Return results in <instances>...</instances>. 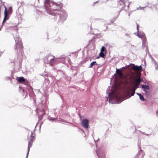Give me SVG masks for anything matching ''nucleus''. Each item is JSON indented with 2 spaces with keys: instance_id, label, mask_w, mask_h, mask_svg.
Instances as JSON below:
<instances>
[{
  "instance_id": "17",
  "label": "nucleus",
  "mask_w": 158,
  "mask_h": 158,
  "mask_svg": "<svg viewBox=\"0 0 158 158\" xmlns=\"http://www.w3.org/2000/svg\"><path fill=\"white\" fill-rule=\"evenodd\" d=\"M28 89L30 93L29 95L30 96L31 94L33 93L32 87L31 86H29L28 87Z\"/></svg>"
},
{
  "instance_id": "29",
  "label": "nucleus",
  "mask_w": 158,
  "mask_h": 158,
  "mask_svg": "<svg viewBox=\"0 0 158 158\" xmlns=\"http://www.w3.org/2000/svg\"><path fill=\"white\" fill-rule=\"evenodd\" d=\"M13 76H12L11 77H6V79L7 80H11L12 79H13Z\"/></svg>"
},
{
  "instance_id": "43",
  "label": "nucleus",
  "mask_w": 158,
  "mask_h": 158,
  "mask_svg": "<svg viewBox=\"0 0 158 158\" xmlns=\"http://www.w3.org/2000/svg\"><path fill=\"white\" fill-rule=\"evenodd\" d=\"M130 4V3H129V4H128V6H127L128 7Z\"/></svg>"
},
{
  "instance_id": "42",
  "label": "nucleus",
  "mask_w": 158,
  "mask_h": 158,
  "mask_svg": "<svg viewBox=\"0 0 158 158\" xmlns=\"http://www.w3.org/2000/svg\"><path fill=\"white\" fill-rule=\"evenodd\" d=\"M99 139V138H98V139L96 141H95L94 140L95 142H96L98 141Z\"/></svg>"
},
{
  "instance_id": "26",
  "label": "nucleus",
  "mask_w": 158,
  "mask_h": 158,
  "mask_svg": "<svg viewBox=\"0 0 158 158\" xmlns=\"http://www.w3.org/2000/svg\"><path fill=\"white\" fill-rule=\"evenodd\" d=\"M101 52H106V48L105 46H103L101 49Z\"/></svg>"
},
{
  "instance_id": "33",
  "label": "nucleus",
  "mask_w": 158,
  "mask_h": 158,
  "mask_svg": "<svg viewBox=\"0 0 158 158\" xmlns=\"http://www.w3.org/2000/svg\"><path fill=\"white\" fill-rule=\"evenodd\" d=\"M45 114V113L44 112L42 114V115H41V118H40V119H42L43 116H44Z\"/></svg>"
},
{
  "instance_id": "20",
  "label": "nucleus",
  "mask_w": 158,
  "mask_h": 158,
  "mask_svg": "<svg viewBox=\"0 0 158 158\" xmlns=\"http://www.w3.org/2000/svg\"><path fill=\"white\" fill-rule=\"evenodd\" d=\"M106 55V52H100L99 53V56L102 57L103 58Z\"/></svg>"
},
{
  "instance_id": "23",
  "label": "nucleus",
  "mask_w": 158,
  "mask_h": 158,
  "mask_svg": "<svg viewBox=\"0 0 158 158\" xmlns=\"http://www.w3.org/2000/svg\"><path fill=\"white\" fill-rule=\"evenodd\" d=\"M12 12V7H10L9 8L8 11V14H11Z\"/></svg>"
},
{
  "instance_id": "35",
  "label": "nucleus",
  "mask_w": 158,
  "mask_h": 158,
  "mask_svg": "<svg viewBox=\"0 0 158 158\" xmlns=\"http://www.w3.org/2000/svg\"><path fill=\"white\" fill-rule=\"evenodd\" d=\"M155 65H156V69H158V64H155Z\"/></svg>"
},
{
  "instance_id": "38",
  "label": "nucleus",
  "mask_w": 158,
  "mask_h": 158,
  "mask_svg": "<svg viewBox=\"0 0 158 158\" xmlns=\"http://www.w3.org/2000/svg\"><path fill=\"white\" fill-rule=\"evenodd\" d=\"M151 135V134H145V135H147V136H149Z\"/></svg>"
},
{
  "instance_id": "4",
  "label": "nucleus",
  "mask_w": 158,
  "mask_h": 158,
  "mask_svg": "<svg viewBox=\"0 0 158 158\" xmlns=\"http://www.w3.org/2000/svg\"><path fill=\"white\" fill-rule=\"evenodd\" d=\"M108 96L109 98L108 100L109 103L113 104H118L121 103L123 101L119 99V97L117 95H112L111 93H109Z\"/></svg>"
},
{
  "instance_id": "27",
  "label": "nucleus",
  "mask_w": 158,
  "mask_h": 158,
  "mask_svg": "<svg viewBox=\"0 0 158 158\" xmlns=\"http://www.w3.org/2000/svg\"><path fill=\"white\" fill-rule=\"evenodd\" d=\"M23 83L26 85H29V82L27 80V79H25V81H23Z\"/></svg>"
},
{
  "instance_id": "5",
  "label": "nucleus",
  "mask_w": 158,
  "mask_h": 158,
  "mask_svg": "<svg viewBox=\"0 0 158 158\" xmlns=\"http://www.w3.org/2000/svg\"><path fill=\"white\" fill-rule=\"evenodd\" d=\"M138 152L134 158H143L145 153L142 150L140 147L139 146Z\"/></svg>"
},
{
  "instance_id": "15",
  "label": "nucleus",
  "mask_w": 158,
  "mask_h": 158,
  "mask_svg": "<svg viewBox=\"0 0 158 158\" xmlns=\"http://www.w3.org/2000/svg\"><path fill=\"white\" fill-rule=\"evenodd\" d=\"M141 38L143 43V44L145 43L146 41V38L144 33H143V36Z\"/></svg>"
},
{
  "instance_id": "48",
  "label": "nucleus",
  "mask_w": 158,
  "mask_h": 158,
  "mask_svg": "<svg viewBox=\"0 0 158 158\" xmlns=\"http://www.w3.org/2000/svg\"><path fill=\"white\" fill-rule=\"evenodd\" d=\"M108 98H107V100H108Z\"/></svg>"
},
{
  "instance_id": "24",
  "label": "nucleus",
  "mask_w": 158,
  "mask_h": 158,
  "mask_svg": "<svg viewBox=\"0 0 158 158\" xmlns=\"http://www.w3.org/2000/svg\"><path fill=\"white\" fill-rule=\"evenodd\" d=\"M136 81L138 83H140L143 81V80L141 78H138L136 80Z\"/></svg>"
},
{
  "instance_id": "6",
  "label": "nucleus",
  "mask_w": 158,
  "mask_h": 158,
  "mask_svg": "<svg viewBox=\"0 0 158 158\" xmlns=\"http://www.w3.org/2000/svg\"><path fill=\"white\" fill-rule=\"evenodd\" d=\"M89 121L88 119H85L81 122V125L85 128L88 129L90 127L89 125Z\"/></svg>"
},
{
  "instance_id": "32",
  "label": "nucleus",
  "mask_w": 158,
  "mask_h": 158,
  "mask_svg": "<svg viewBox=\"0 0 158 158\" xmlns=\"http://www.w3.org/2000/svg\"><path fill=\"white\" fill-rule=\"evenodd\" d=\"M137 35L139 37L141 38L143 36V34L142 35H140L138 33H137Z\"/></svg>"
},
{
  "instance_id": "36",
  "label": "nucleus",
  "mask_w": 158,
  "mask_h": 158,
  "mask_svg": "<svg viewBox=\"0 0 158 158\" xmlns=\"http://www.w3.org/2000/svg\"><path fill=\"white\" fill-rule=\"evenodd\" d=\"M137 29L138 31H139V25L138 24L137 25Z\"/></svg>"
},
{
  "instance_id": "41",
  "label": "nucleus",
  "mask_w": 158,
  "mask_h": 158,
  "mask_svg": "<svg viewBox=\"0 0 158 158\" xmlns=\"http://www.w3.org/2000/svg\"><path fill=\"white\" fill-rule=\"evenodd\" d=\"M98 2V1H97L96 2H94V4H95V3H97V2Z\"/></svg>"
},
{
  "instance_id": "14",
  "label": "nucleus",
  "mask_w": 158,
  "mask_h": 158,
  "mask_svg": "<svg viewBox=\"0 0 158 158\" xmlns=\"http://www.w3.org/2000/svg\"><path fill=\"white\" fill-rule=\"evenodd\" d=\"M17 80L19 82L23 83L25 81V78L23 77H17Z\"/></svg>"
},
{
  "instance_id": "10",
  "label": "nucleus",
  "mask_w": 158,
  "mask_h": 158,
  "mask_svg": "<svg viewBox=\"0 0 158 158\" xmlns=\"http://www.w3.org/2000/svg\"><path fill=\"white\" fill-rule=\"evenodd\" d=\"M120 4V6H121V9L122 10L126 6L125 3L124 1L123 0H120L119 1L118 5Z\"/></svg>"
},
{
  "instance_id": "1",
  "label": "nucleus",
  "mask_w": 158,
  "mask_h": 158,
  "mask_svg": "<svg viewBox=\"0 0 158 158\" xmlns=\"http://www.w3.org/2000/svg\"><path fill=\"white\" fill-rule=\"evenodd\" d=\"M44 6L46 12L54 16V19H58L59 23H63L66 19L68 15L66 11L60 10L62 7L61 3H58L50 0H45Z\"/></svg>"
},
{
  "instance_id": "30",
  "label": "nucleus",
  "mask_w": 158,
  "mask_h": 158,
  "mask_svg": "<svg viewBox=\"0 0 158 158\" xmlns=\"http://www.w3.org/2000/svg\"><path fill=\"white\" fill-rule=\"evenodd\" d=\"M145 7H146L145 6L143 7H141V6H139V7H137V10H141L143 8H145Z\"/></svg>"
},
{
  "instance_id": "2",
  "label": "nucleus",
  "mask_w": 158,
  "mask_h": 158,
  "mask_svg": "<svg viewBox=\"0 0 158 158\" xmlns=\"http://www.w3.org/2000/svg\"><path fill=\"white\" fill-rule=\"evenodd\" d=\"M13 28L14 31L12 34L13 36L15 42V49L16 52H18L19 51V53L18 54L17 58L16 59H15L14 63L16 64L17 63L19 62V65L20 63L21 62L23 56L22 53L23 46L20 38H19V35L17 28L16 27H14Z\"/></svg>"
},
{
  "instance_id": "8",
  "label": "nucleus",
  "mask_w": 158,
  "mask_h": 158,
  "mask_svg": "<svg viewBox=\"0 0 158 158\" xmlns=\"http://www.w3.org/2000/svg\"><path fill=\"white\" fill-rule=\"evenodd\" d=\"M97 155L98 158H105V155L103 152L100 149H98L96 151Z\"/></svg>"
},
{
  "instance_id": "11",
  "label": "nucleus",
  "mask_w": 158,
  "mask_h": 158,
  "mask_svg": "<svg viewBox=\"0 0 158 158\" xmlns=\"http://www.w3.org/2000/svg\"><path fill=\"white\" fill-rule=\"evenodd\" d=\"M123 84L124 85H127L129 84V78L126 76L123 77Z\"/></svg>"
},
{
  "instance_id": "44",
  "label": "nucleus",
  "mask_w": 158,
  "mask_h": 158,
  "mask_svg": "<svg viewBox=\"0 0 158 158\" xmlns=\"http://www.w3.org/2000/svg\"><path fill=\"white\" fill-rule=\"evenodd\" d=\"M37 123L36 124V125L35 126V128L36 127H37Z\"/></svg>"
},
{
  "instance_id": "22",
  "label": "nucleus",
  "mask_w": 158,
  "mask_h": 158,
  "mask_svg": "<svg viewBox=\"0 0 158 158\" xmlns=\"http://www.w3.org/2000/svg\"><path fill=\"white\" fill-rule=\"evenodd\" d=\"M56 121H57L56 122H59V121H61V122H64L70 123H71L69 122H68V121H66L64 120V119H63L60 118L59 120H58L57 119V120H56Z\"/></svg>"
},
{
  "instance_id": "46",
  "label": "nucleus",
  "mask_w": 158,
  "mask_h": 158,
  "mask_svg": "<svg viewBox=\"0 0 158 158\" xmlns=\"http://www.w3.org/2000/svg\"><path fill=\"white\" fill-rule=\"evenodd\" d=\"M99 58V56L97 58L98 59V58Z\"/></svg>"
},
{
  "instance_id": "47",
  "label": "nucleus",
  "mask_w": 158,
  "mask_h": 158,
  "mask_svg": "<svg viewBox=\"0 0 158 158\" xmlns=\"http://www.w3.org/2000/svg\"><path fill=\"white\" fill-rule=\"evenodd\" d=\"M19 88H22L21 87V86H20V87H19Z\"/></svg>"
},
{
  "instance_id": "31",
  "label": "nucleus",
  "mask_w": 158,
  "mask_h": 158,
  "mask_svg": "<svg viewBox=\"0 0 158 158\" xmlns=\"http://www.w3.org/2000/svg\"><path fill=\"white\" fill-rule=\"evenodd\" d=\"M135 89L134 91L131 94V95H130L128 98H130L131 96H133L134 95L135 93Z\"/></svg>"
},
{
  "instance_id": "12",
  "label": "nucleus",
  "mask_w": 158,
  "mask_h": 158,
  "mask_svg": "<svg viewBox=\"0 0 158 158\" xmlns=\"http://www.w3.org/2000/svg\"><path fill=\"white\" fill-rule=\"evenodd\" d=\"M141 86L144 89L145 92V90H148L150 89L148 85H141Z\"/></svg>"
},
{
  "instance_id": "3",
  "label": "nucleus",
  "mask_w": 158,
  "mask_h": 158,
  "mask_svg": "<svg viewBox=\"0 0 158 158\" xmlns=\"http://www.w3.org/2000/svg\"><path fill=\"white\" fill-rule=\"evenodd\" d=\"M59 58H56L51 53H49L44 58V63L49 64L53 66L59 62Z\"/></svg>"
},
{
  "instance_id": "39",
  "label": "nucleus",
  "mask_w": 158,
  "mask_h": 158,
  "mask_svg": "<svg viewBox=\"0 0 158 158\" xmlns=\"http://www.w3.org/2000/svg\"><path fill=\"white\" fill-rule=\"evenodd\" d=\"M156 114L158 115V110L156 111Z\"/></svg>"
},
{
  "instance_id": "45",
  "label": "nucleus",
  "mask_w": 158,
  "mask_h": 158,
  "mask_svg": "<svg viewBox=\"0 0 158 158\" xmlns=\"http://www.w3.org/2000/svg\"><path fill=\"white\" fill-rule=\"evenodd\" d=\"M23 89V92H24V90L23 89Z\"/></svg>"
},
{
  "instance_id": "49",
  "label": "nucleus",
  "mask_w": 158,
  "mask_h": 158,
  "mask_svg": "<svg viewBox=\"0 0 158 158\" xmlns=\"http://www.w3.org/2000/svg\"><path fill=\"white\" fill-rule=\"evenodd\" d=\"M108 0H106V2L108 1Z\"/></svg>"
},
{
  "instance_id": "19",
  "label": "nucleus",
  "mask_w": 158,
  "mask_h": 158,
  "mask_svg": "<svg viewBox=\"0 0 158 158\" xmlns=\"http://www.w3.org/2000/svg\"><path fill=\"white\" fill-rule=\"evenodd\" d=\"M121 10H119L118 12L116 14V16L114 17V21L118 17L119 15L121 12Z\"/></svg>"
},
{
  "instance_id": "25",
  "label": "nucleus",
  "mask_w": 158,
  "mask_h": 158,
  "mask_svg": "<svg viewBox=\"0 0 158 158\" xmlns=\"http://www.w3.org/2000/svg\"><path fill=\"white\" fill-rule=\"evenodd\" d=\"M33 133L31 131V135L30 136V137L31 138V139H30V140L31 141H32L33 139L34 138V137L33 135Z\"/></svg>"
},
{
  "instance_id": "34",
  "label": "nucleus",
  "mask_w": 158,
  "mask_h": 158,
  "mask_svg": "<svg viewBox=\"0 0 158 158\" xmlns=\"http://www.w3.org/2000/svg\"><path fill=\"white\" fill-rule=\"evenodd\" d=\"M57 41H55V42H58V41H60V38L59 37H58V38L57 39Z\"/></svg>"
},
{
  "instance_id": "7",
  "label": "nucleus",
  "mask_w": 158,
  "mask_h": 158,
  "mask_svg": "<svg viewBox=\"0 0 158 158\" xmlns=\"http://www.w3.org/2000/svg\"><path fill=\"white\" fill-rule=\"evenodd\" d=\"M5 10L4 12V18L3 20V21L2 22V24H3L8 19H9V17L7 13V9L6 7L5 6ZM3 25L2 24L1 26V28H0V30H1L2 28L3 27Z\"/></svg>"
},
{
  "instance_id": "37",
  "label": "nucleus",
  "mask_w": 158,
  "mask_h": 158,
  "mask_svg": "<svg viewBox=\"0 0 158 158\" xmlns=\"http://www.w3.org/2000/svg\"><path fill=\"white\" fill-rule=\"evenodd\" d=\"M126 35L127 36H130V34H128V33H127L126 34Z\"/></svg>"
},
{
  "instance_id": "40",
  "label": "nucleus",
  "mask_w": 158,
  "mask_h": 158,
  "mask_svg": "<svg viewBox=\"0 0 158 158\" xmlns=\"http://www.w3.org/2000/svg\"><path fill=\"white\" fill-rule=\"evenodd\" d=\"M142 134H143V135H145V133L144 132H142Z\"/></svg>"
},
{
  "instance_id": "16",
  "label": "nucleus",
  "mask_w": 158,
  "mask_h": 158,
  "mask_svg": "<svg viewBox=\"0 0 158 158\" xmlns=\"http://www.w3.org/2000/svg\"><path fill=\"white\" fill-rule=\"evenodd\" d=\"M94 65H98V64L96 63V61H93L92 62H91L90 63L89 66V68H91Z\"/></svg>"
},
{
  "instance_id": "18",
  "label": "nucleus",
  "mask_w": 158,
  "mask_h": 158,
  "mask_svg": "<svg viewBox=\"0 0 158 158\" xmlns=\"http://www.w3.org/2000/svg\"><path fill=\"white\" fill-rule=\"evenodd\" d=\"M136 94L139 96V98L140 100L142 101H144L145 100L144 97L143 96H142L140 94L137 93Z\"/></svg>"
},
{
  "instance_id": "9",
  "label": "nucleus",
  "mask_w": 158,
  "mask_h": 158,
  "mask_svg": "<svg viewBox=\"0 0 158 158\" xmlns=\"http://www.w3.org/2000/svg\"><path fill=\"white\" fill-rule=\"evenodd\" d=\"M132 65V68L135 71H141L143 70V68L141 65L138 66L135 65L134 64H131Z\"/></svg>"
},
{
  "instance_id": "13",
  "label": "nucleus",
  "mask_w": 158,
  "mask_h": 158,
  "mask_svg": "<svg viewBox=\"0 0 158 158\" xmlns=\"http://www.w3.org/2000/svg\"><path fill=\"white\" fill-rule=\"evenodd\" d=\"M32 141H30V142H28V149H27V155H26V158H28V154H29V150H30V146L31 145H31L32 144Z\"/></svg>"
},
{
  "instance_id": "28",
  "label": "nucleus",
  "mask_w": 158,
  "mask_h": 158,
  "mask_svg": "<svg viewBox=\"0 0 158 158\" xmlns=\"http://www.w3.org/2000/svg\"><path fill=\"white\" fill-rule=\"evenodd\" d=\"M127 66H126L125 67H122L121 68V69H117V68H116V73H118V72H120V71L121 69H123L126 68Z\"/></svg>"
},
{
  "instance_id": "21",
  "label": "nucleus",
  "mask_w": 158,
  "mask_h": 158,
  "mask_svg": "<svg viewBox=\"0 0 158 158\" xmlns=\"http://www.w3.org/2000/svg\"><path fill=\"white\" fill-rule=\"evenodd\" d=\"M48 119L49 120L51 121H56V120H57V119H56V118H52L50 117H48Z\"/></svg>"
}]
</instances>
